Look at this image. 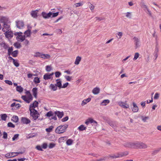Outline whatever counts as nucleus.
Returning a JSON list of instances; mask_svg holds the SVG:
<instances>
[{"label": "nucleus", "instance_id": "f257e3e1", "mask_svg": "<svg viewBox=\"0 0 161 161\" xmlns=\"http://www.w3.org/2000/svg\"><path fill=\"white\" fill-rule=\"evenodd\" d=\"M68 126V125L67 124L60 125L56 128L55 130V132L57 134L63 133L65 131Z\"/></svg>", "mask_w": 161, "mask_h": 161}, {"label": "nucleus", "instance_id": "f03ea898", "mask_svg": "<svg viewBox=\"0 0 161 161\" xmlns=\"http://www.w3.org/2000/svg\"><path fill=\"white\" fill-rule=\"evenodd\" d=\"M128 154V152H125L118 153L110 155L109 157L113 158H121L124 156H127Z\"/></svg>", "mask_w": 161, "mask_h": 161}, {"label": "nucleus", "instance_id": "7ed1b4c3", "mask_svg": "<svg viewBox=\"0 0 161 161\" xmlns=\"http://www.w3.org/2000/svg\"><path fill=\"white\" fill-rule=\"evenodd\" d=\"M29 110L30 112L31 116L32 117L34 120H36L39 117V113L35 109H32L29 108Z\"/></svg>", "mask_w": 161, "mask_h": 161}, {"label": "nucleus", "instance_id": "20e7f679", "mask_svg": "<svg viewBox=\"0 0 161 161\" xmlns=\"http://www.w3.org/2000/svg\"><path fill=\"white\" fill-rule=\"evenodd\" d=\"M22 33L21 32H18L17 36V39L18 41L23 42L25 39V36L24 35H22Z\"/></svg>", "mask_w": 161, "mask_h": 161}, {"label": "nucleus", "instance_id": "39448f33", "mask_svg": "<svg viewBox=\"0 0 161 161\" xmlns=\"http://www.w3.org/2000/svg\"><path fill=\"white\" fill-rule=\"evenodd\" d=\"M15 24L17 27L19 29H22L24 25V22L21 20H17L16 21Z\"/></svg>", "mask_w": 161, "mask_h": 161}, {"label": "nucleus", "instance_id": "423d86ee", "mask_svg": "<svg viewBox=\"0 0 161 161\" xmlns=\"http://www.w3.org/2000/svg\"><path fill=\"white\" fill-rule=\"evenodd\" d=\"M118 103L120 106L124 108H129V104L126 103V101H119Z\"/></svg>", "mask_w": 161, "mask_h": 161}, {"label": "nucleus", "instance_id": "0eeeda50", "mask_svg": "<svg viewBox=\"0 0 161 161\" xmlns=\"http://www.w3.org/2000/svg\"><path fill=\"white\" fill-rule=\"evenodd\" d=\"M42 15L45 19H47L51 17L52 16V12H50L49 13L47 14L45 12H42Z\"/></svg>", "mask_w": 161, "mask_h": 161}, {"label": "nucleus", "instance_id": "6e6552de", "mask_svg": "<svg viewBox=\"0 0 161 161\" xmlns=\"http://www.w3.org/2000/svg\"><path fill=\"white\" fill-rule=\"evenodd\" d=\"M135 45V47L137 48L140 46L139 39L136 37H134L133 38Z\"/></svg>", "mask_w": 161, "mask_h": 161}, {"label": "nucleus", "instance_id": "1a4fd4ad", "mask_svg": "<svg viewBox=\"0 0 161 161\" xmlns=\"http://www.w3.org/2000/svg\"><path fill=\"white\" fill-rule=\"evenodd\" d=\"M53 74V73L50 74L48 73L44 75L43 79L46 80L50 79L52 78V76Z\"/></svg>", "mask_w": 161, "mask_h": 161}, {"label": "nucleus", "instance_id": "9d476101", "mask_svg": "<svg viewBox=\"0 0 161 161\" xmlns=\"http://www.w3.org/2000/svg\"><path fill=\"white\" fill-rule=\"evenodd\" d=\"M10 30V25L7 23L4 24L3 27L2 29V30L4 32H5L7 31H9Z\"/></svg>", "mask_w": 161, "mask_h": 161}, {"label": "nucleus", "instance_id": "9b49d317", "mask_svg": "<svg viewBox=\"0 0 161 161\" xmlns=\"http://www.w3.org/2000/svg\"><path fill=\"white\" fill-rule=\"evenodd\" d=\"M21 122L23 124H27L31 122V120L25 117H22L21 119Z\"/></svg>", "mask_w": 161, "mask_h": 161}, {"label": "nucleus", "instance_id": "f8f14e48", "mask_svg": "<svg viewBox=\"0 0 161 161\" xmlns=\"http://www.w3.org/2000/svg\"><path fill=\"white\" fill-rule=\"evenodd\" d=\"M17 153L15 152L10 153L6 154L5 157L6 158H10L17 156Z\"/></svg>", "mask_w": 161, "mask_h": 161}, {"label": "nucleus", "instance_id": "ddd939ff", "mask_svg": "<svg viewBox=\"0 0 161 161\" xmlns=\"http://www.w3.org/2000/svg\"><path fill=\"white\" fill-rule=\"evenodd\" d=\"M38 12V10L32 11L31 13V16L33 18H36L38 16L37 13Z\"/></svg>", "mask_w": 161, "mask_h": 161}, {"label": "nucleus", "instance_id": "4468645a", "mask_svg": "<svg viewBox=\"0 0 161 161\" xmlns=\"http://www.w3.org/2000/svg\"><path fill=\"white\" fill-rule=\"evenodd\" d=\"M25 94L27 99L30 100H32V96L30 91H26L25 92Z\"/></svg>", "mask_w": 161, "mask_h": 161}, {"label": "nucleus", "instance_id": "2eb2a0df", "mask_svg": "<svg viewBox=\"0 0 161 161\" xmlns=\"http://www.w3.org/2000/svg\"><path fill=\"white\" fill-rule=\"evenodd\" d=\"M100 89L98 87H96L93 89L92 92L94 95H97L100 92Z\"/></svg>", "mask_w": 161, "mask_h": 161}, {"label": "nucleus", "instance_id": "dca6fc26", "mask_svg": "<svg viewBox=\"0 0 161 161\" xmlns=\"http://www.w3.org/2000/svg\"><path fill=\"white\" fill-rule=\"evenodd\" d=\"M126 147L132 148H134V143L127 142L124 145Z\"/></svg>", "mask_w": 161, "mask_h": 161}, {"label": "nucleus", "instance_id": "f3484780", "mask_svg": "<svg viewBox=\"0 0 161 161\" xmlns=\"http://www.w3.org/2000/svg\"><path fill=\"white\" fill-rule=\"evenodd\" d=\"M0 21L4 24L7 23L8 21V18L6 17H1L0 18Z\"/></svg>", "mask_w": 161, "mask_h": 161}, {"label": "nucleus", "instance_id": "a211bd4d", "mask_svg": "<svg viewBox=\"0 0 161 161\" xmlns=\"http://www.w3.org/2000/svg\"><path fill=\"white\" fill-rule=\"evenodd\" d=\"M139 149H146L147 147V146L145 143L139 142Z\"/></svg>", "mask_w": 161, "mask_h": 161}, {"label": "nucleus", "instance_id": "6ab92c4d", "mask_svg": "<svg viewBox=\"0 0 161 161\" xmlns=\"http://www.w3.org/2000/svg\"><path fill=\"white\" fill-rule=\"evenodd\" d=\"M55 115H57L58 118L59 119L61 118L64 115V113L63 112H60L59 111H55L54 112Z\"/></svg>", "mask_w": 161, "mask_h": 161}, {"label": "nucleus", "instance_id": "aec40b11", "mask_svg": "<svg viewBox=\"0 0 161 161\" xmlns=\"http://www.w3.org/2000/svg\"><path fill=\"white\" fill-rule=\"evenodd\" d=\"M5 33V35L6 36L7 38H10L12 37L13 36V34L12 32L9 31H6Z\"/></svg>", "mask_w": 161, "mask_h": 161}, {"label": "nucleus", "instance_id": "412c9836", "mask_svg": "<svg viewBox=\"0 0 161 161\" xmlns=\"http://www.w3.org/2000/svg\"><path fill=\"white\" fill-rule=\"evenodd\" d=\"M133 107L132 108V111L134 112H137L138 110V108L136 104L134 103H133Z\"/></svg>", "mask_w": 161, "mask_h": 161}, {"label": "nucleus", "instance_id": "4be33fe9", "mask_svg": "<svg viewBox=\"0 0 161 161\" xmlns=\"http://www.w3.org/2000/svg\"><path fill=\"white\" fill-rule=\"evenodd\" d=\"M56 83L55 85L57 87H59V89H60L62 87V81L60 79H57L56 80Z\"/></svg>", "mask_w": 161, "mask_h": 161}, {"label": "nucleus", "instance_id": "5701e85b", "mask_svg": "<svg viewBox=\"0 0 161 161\" xmlns=\"http://www.w3.org/2000/svg\"><path fill=\"white\" fill-rule=\"evenodd\" d=\"M38 103L37 101H34L32 104H31L29 108H31L32 109H35V108L38 106Z\"/></svg>", "mask_w": 161, "mask_h": 161}, {"label": "nucleus", "instance_id": "b1692460", "mask_svg": "<svg viewBox=\"0 0 161 161\" xmlns=\"http://www.w3.org/2000/svg\"><path fill=\"white\" fill-rule=\"evenodd\" d=\"M81 57L79 56H77L75 59V61L74 62L75 64V65H78L80 62L81 61Z\"/></svg>", "mask_w": 161, "mask_h": 161}, {"label": "nucleus", "instance_id": "393cba45", "mask_svg": "<svg viewBox=\"0 0 161 161\" xmlns=\"http://www.w3.org/2000/svg\"><path fill=\"white\" fill-rule=\"evenodd\" d=\"M32 92L34 97L36 98L37 93V88L36 87L33 88L32 90Z\"/></svg>", "mask_w": 161, "mask_h": 161}, {"label": "nucleus", "instance_id": "a878e982", "mask_svg": "<svg viewBox=\"0 0 161 161\" xmlns=\"http://www.w3.org/2000/svg\"><path fill=\"white\" fill-rule=\"evenodd\" d=\"M31 31L30 29H28L24 33V36L25 37H29L31 36Z\"/></svg>", "mask_w": 161, "mask_h": 161}, {"label": "nucleus", "instance_id": "bb28decb", "mask_svg": "<svg viewBox=\"0 0 161 161\" xmlns=\"http://www.w3.org/2000/svg\"><path fill=\"white\" fill-rule=\"evenodd\" d=\"M50 56L48 54H44L42 53L41 55V58L45 59H49L50 58Z\"/></svg>", "mask_w": 161, "mask_h": 161}, {"label": "nucleus", "instance_id": "cd10ccee", "mask_svg": "<svg viewBox=\"0 0 161 161\" xmlns=\"http://www.w3.org/2000/svg\"><path fill=\"white\" fill-rule=\"evenodd\" d=\"M0 45L1 47L5 49H7L8 47V44L3 42L0 43Z\"/></svg>", "mask_w": 161, "mask_h": 161}, {"label": "nucleus", "instance_id": "c85d7f7f", "mask_svg": "<svg viewBox=\"0 0 161 161\" xmlns=\"http://www.w3.org/2000/svg\"><path fill=\"white\" fill-rule=\"evenodd\" d=\"M16 90L19 92L21 93L23 91V88L21 86H17L16 87Z\"/></svg>", "mask_w": 161, "mask_h": 161}, {"label": "nucleus", "instance_id": "c756f323", "mask_svg": "<svg viewBox=\"0 0 161 161\" xmlns=\"http://www.w3.org/2000/svg\"><path fill=\"white\" fill-rule=\"evenodd\" d=\"M49 88L53 91H55L57 89V88L56 85L53 84H51L50 85Z\"/></svg>", "mask_w": 161, "mask_h": 161}, {"label": "nucleus", "instance_id": "7c9ffc66", "mask_svg": "<svg viewBox=\"0 0 161 161\" xmlns=\"http://www.w3.org/2000/svg\"><path fill=\"white\" fill-rule=\"evenodd\" d=\"M125 16L129 19H131L132 17V13L131 12H127L125 14Z\"/></svg>", "mask_w": 161, "mask_h": 161}, {"label": "nucleus", "instance_id": "2f4dec72", "mask_svg": "<svg viewBox=\"0 0 161 161\" xmlns=\"http://www.w3.org/2000/svg\"><path fill=\"white\" fill-rule=\"evenodd\" d=\"M86 127L83 125H81L78 128V129L80 131H83L86 129Z\"/></svg>", "mask_w": 161, "mask_h": 161}, {"label": "nucleus", "instance_id": "473e14b6", "mask_svg": "<svg viewBox=\"0 0 161 161\" xmlns=\"http://www.w3.org/2000/svg\"><path fill=\"white\" fill-rule=\"evenodd\" d=\"M12 120L14 122H17L18 121V117L17 116H14L12 118Z\"/></svg>", "mask_w": 161, "mask_h": 161}, {"label": "nucleus", "instance_id": "72a5a7b5", "mask_svg": "<svg viewBox=\"0 0 161 161\" xmlns=\"http://www.w3.org/2000/svg\"><path fill=\"white\" fill-rule=\"evenodd\" d=\"M54 127L53 125H51L49 127V128H46V131L47 132H50L52 131L53 129V128Z\"/></svg>", "mask_w": 161, "mask_h": 161}, {"label": "nucleus", "instance_id": "f704fd0d", "mask_svg": "<svg viewBox=\"0 0 161 161\" xmlns=\"http://www.w3.org/2000/svg\"><path fill=\"white\" fill-rule=\"evenodd\" d=\"M140 5L141 7L143 8H144L147 6V5H145L143 0H141Z\"/></svg>", "mask_w": 161, "mask_h": 161}, {"label": "nucleus", "instance_id": "c9c22d12", "mask_svg": "<svg viewBox=\"0 0 161 161\" xmlns=\"http://www.w3.org/2000/svg\"><path fill=\"white\" fill-rule=\"evenodd\" d=\"M42 53L40 52H36L35 53L34 56L35 57H41V55H42Z\"/></svg>", "mask_w": 161, "mask_h": 161}, {"label": "nucleus", "instance_id": "e433bc0d", "mask_svg": "<svg viewBox=\"0 0 161 161\" xmlns=\"http://www.w3.org/2000/svg\"><path fill=\"white\" fill-rule=\"evenodd\" d=\"M123 36V33L121 32H118L117 33L116 37L118 39H120Z\"/></svg>", "mask_w": 161, "mask_h": 161}, {"label": "nucleus", "instance_id": "4c0bfd02", "mask_svg": "<svg viewBox=\"0 0 161 161\" xmlns=\"http://www.w3.org/2000/svg\"><path fill=\"white\" fill-rule=\"evenodd\" d=\"M14 45L17 48H19L21 47L20 44L18 42L14 43Z\"/></svg>", "mask_w": 161, "mask_h": 161}, {"label": "nucleus", "instance_id": "58836bf2", "mask_svg": "<svg viewBox=\"0 0 161 161\" xmlns=\"http://www.w3.org/2000/svg\"><path fill=\"white\" fill-rule=\"evenodd\" d=\"M73 140L71 139H69L66 142V143L68 145H70L72 144Z\"/></svg>", "mask_w": 161, "mask_h": 161}, {"label": "nucleus", "instance_id": "ea45409f", "mask_svg": "<svg viewBox=\"0 0 161 161\" xmlns=\"http://www.w3.org/2000/svg\"><path fill=\"white\" fill-rule=\"evenodd\" d=\"M139 142H136L134 143V148L136 149H139Z\"/></svg>", "mask_w": 161, "mask_h": 161}, {"label": "nucleus", "instance_id": "a19ab883", "mask_svg": "<svg viewBox=\"0 0 161 161\" xmlns=\"http://www.w3.org/2000/svg\"><path fill=\"white\" fill-rule=\"evenodd\" d=\"M18 52V50H15L11 54L13 57H16L17 55Z\"/></svg>", "mask_w": 161, "mask_h": 161}, {"label": "nucleus", "instance_id": "79ce46f5", "mask_svg": "<svg viewBox=\"0 0 161 161\" xmlns=\"http://www.w3.org/2000/svg\"><path fill=\"white\" fill-rule=\"evenodd\" d=\"M34 81L35 83H38L40 82L39 78L38 77H35L34 80Z\"/></svg>", "mask_w": 161, "mask_h": 161}, {"label": "nucleus", "instance_id": "37998d69", "mask_svg": "<svg viewBox=\"0 0 161 161\" xmlns=\"http://www.w3.org/2000/svg\"><path fill=\"white\" fill-rule=\"evenodd\" d=\"M53 114L52 111H50L47 112L46 115L48 117H50V116H53Z\"/></svg>", "mask_w": 161, "mask_h": 161}, {"label": "nucleus", "instance_id": "c03bdc74", "mask_svg": "<svg viewBox=\"0 0 161 161\" xmlns=\"http://www.w3.org/2000/svg\"><path fill=\"white\" fill-rule=\"evenodd\" d=\"M55 145L56 144L55 143H51L49 144L48 146L49 148L50 149L52 148L55 147Z\"/></svg>", "mask_w": 161, "mask_h": 161}, {"label": "nucleus", "instance_id": "a18cd8bd", "mask_svg": "<svg viewBox=\"0 0 161 161\" xmlns=\"http://www.w3.org/2000/svg\"><path fill=\"white\" fill-rule=\"evenodd\" d=\"M7 117V115L6 114H3L1 115V119L3 120H6Z\"/></svg>", "mask_w": 161, "mask_h": 161}, {"label": "nucleus", "instance_id": "49530a36", "mask_svg": "<svg viewBox=\"0 0 161 161\" xmlns=\"http://www.w3.org/2000/svg\"><path fill=\"white\" fill-rule=\"evenodd\" d=\"M139 54L138 53H135L134 58L133 59L134 60H136L139 57Z\"/></svg>", "mask_w": 161, "mask_h": 161}, {"label": "nucleus", "instance_id": "de8ad7c7", "mask_svg": "<svg viewBox=\"0 0 161 161\" xmlns=\"http://www.w3.org/2000/svg\"><path fill=\"white\" fill-rule=\"evenodd\" d=\"M159 97V94L156 93L155 94L154 97V100H158Z\"/></svg>", "mask_w": 161, "mask_h": 161}, {"label": "nucleus", "instance_id": "09e8293b", "mask_svg": "<svg viewBox=\"0 0 161 161\" xmlns=\"http://www.w3.org/2000/svg\"><path fill=\"white\" fill-rule=\"evenodd\" d=\"M13 48L12 47H11L9 48L8 49V54L10 55L13 52Z\"/></svg>", "mask_w": 161, "mask_h": 161}, {"label": "nucleus", "instance_id": "8fccbe9b", "mask_svg": "<svg viewBox=\"0 0 161 161\" xmlns=\"http://www.w3.org/2000/svg\"><path fill=\"white\" fill-rule=\"evenodd\" d=\"M13 63L14 65L16 67L19 66V63L17 61H16L14 59H13Z\"/></svg>", "mask_w": 161, "mask_h": 161}, {"label": "nucleus", "instance_id": "3c124183", "mask_svg": "<svg viewBox=\"0 0 161 161\" xmlns=\"http://www.w3.org/2000/svg\"><path fill=\"white\" fill-rule=\"evenodd\" d=\"M88 121L90 123H95L96 124H97V122L96 121L94 120L92 118H89L88 119Z\"/></svg>", "mask_w": 161, "mask_h": 161}, {"label": "nucleus", "instance_id": "603ef678", "mask_svg": "<svg viewBox=\"0 0 161 161\" xmlns=\"http://www.w3.org/2000/svg\"><path fill=\"white\" fill-rule=\"evenodd\" d=\"M58 12H57L55 13L52 12V16L51 17H55L57 16L58 15Z\"/></svg>", "mask_w": 161, "mask_h": 161}, {"label": "nucleus", "instance_id": "864d4df0", "mask_svg": "<svg viewBox=\"0 0 161 161\" xmlns=\"http://www.w3.org/2000/svg\"><path fill=\"white\" fill-rule=\"evenodd\" d=\"M8 127L12 128H14L15 127V125L11 122H9L8 124Z\"/></svg>", "mask_w": 161, "mask_h": 161}, {"label": "nucleus", "instance_id": "5fc2aeb1", "mask_svg": "<svg viewBox=\"0 0 161 161\" xmlns=\"http://www.w3.org/2000/svg\"><path fill=\"white\" fill-rule=\"evenodd\" d=\"M109 102V101H102L101 103V105L105 106L108 104Z\"/></svg>", "mask_w": 161, "mask_h": 161}, {"label": "nucleus", "instance_id": "6e6d98bb", "mask_svg": "<svg viewBox=\"0 0 161 161\" xmlns=\"http://www.w3.org/2000/svg\"><path fill=\"white\" fill-rule=\"evenodd\" d=\"M46 69L47 71L49 72L52 70V68L50 66L47 65L46 66Z\"/></svg>", "mask_w": 161, "mask_h": 161}, {"label": "nucleus", "instance_id": "4d7b16f0", "mask_svg": "<svg viewBox=\"0 0 161 161\" xmlns=\"http://www.w3.org/2000/svg\"><path fill=\"white\" fill-rule=\"evenodd\" d=\"M19 134H15L12 138V140L14 141L16 139L19 137Z\"/></svg>", "mask_w": 161, "mask_h": 161}, {"label": "nucleus", "instance_id": "13d9d810", "mask_svg": "<svg viewBox=\"0 0 161 161\" xmlns=\"http://www.w3.org/2000/svg\"><path fill=\"white\" fill-rule=\"evenodd\" d=\"M7 134L5 132H4L3 133V138L4 139H7Z\"/></svg>", "mask_w": 161, "mask_h": 161}, {"label": "nucleus", "instance_id": "bf43d9fd", "mask_svg": "<svg viewBox=\"0 0 161 161\" xmlns=\"http://www.w3.org/2000/svg\"><path fill=\"white\" fill-rule=\"evenodd\" d=\"M55 74L56 77H58L61 75V73L58 71L56 72Z\"/></svg>", "mask_w": 161, "mask_h": 161}, {"label": "nucleus", "instance_id": "052dcab7", "mask_svg": "<svg viewBox=\"0 0 161 161\" xmlns=\"http://www.w3.org/2000/svg\"><path fill=\"white\" fill-rule=\"evenodd\" d=\"M5 82L6 83L10 85H12V82L8 80H5Z\"/></svg>", "mask_w": 161, "mask_h": 161}, {"label": "nucleus", "instance_id": "680f3d73", "mask_svg": "<svg viewBox=\"0 0 161 161\" xmlns=\"http://www.w3.org/2000/svg\"><path fill=\"white\" fill-rule=\"evenodd\" d=\"M69 118L68 116H66L61 119V121L63 122H65L68 120Z\"/></svg>", "mask_w": 161, "mask_h": 161}, {"label": "nucleus", "instance_id": "e2e57ef3", "mask_svg": "<svg viewBox=\"0 0 161 161\" xmlns=\"http://www.w3.org/2000/svg\"><path fill=\"white\" fill-rule=\"evenodd\" d=\"M65 78L67 80L70 81L71 80L72 77L69 76H65Z\"/></svg>", "mask_w": 161, "mask_h": 161}, {"label": "nucleus", "instance_id": "0e129e2a", "mask_svg": "<svg viewBox=\"0 0 161 161\" xmlns=\"http://www.w3.org/2000/svg\"><path fill=\"white\" fill-rule=\"evenodd\" d=\"M47 145L46 143H43L42 145V148L45 149H46L47 147Z\"/></svg>", "mask_w": 161, "mask_h": 161}, {"label": "nucleus", "instance_id": "69168bd1", "mask_svg": "<svg viewBox=\"0 0 161 161\" xmlns=\"http://www.w3.org/2000/svg\"><path fill=\"white\" fill-rule=\"evenodd\" d=\"M109 124L110 125V126H111L113 128L115 126V124L114 122H110L109 123Z\"/></svg>", "mask_w": 161, "mask_h": 161}, {"label": "nucleus", "instance_id": "338daca9", "mask_svg": "<svg viewBox=\"0 0 161 161\" xmlns=\"http://www.w3.org/2000/svg\"><path fill=\"white\" fill-rule=\"evenodd\" d=\"M68 85L69 83L68 82H67L64 84L63 86H62L61 88H65Z\"/></svg>", "mask_w": 161, "mask_h": 161}, {"label": "nucleus", "instance_id": "774afa93", "mask_svg": "<svg viewBox=\"0 0 161 161\" xmlns=\"http://www.w3.org/2000/svg\"><path fill=\"white\" fill-rule=\"evenodd\" d=\"M36 148L39 151H42V147H41V146H39V145H38L36 147Z\"/></svg>", "mask_w": 161, "mask_h": 161}]
</instances>
